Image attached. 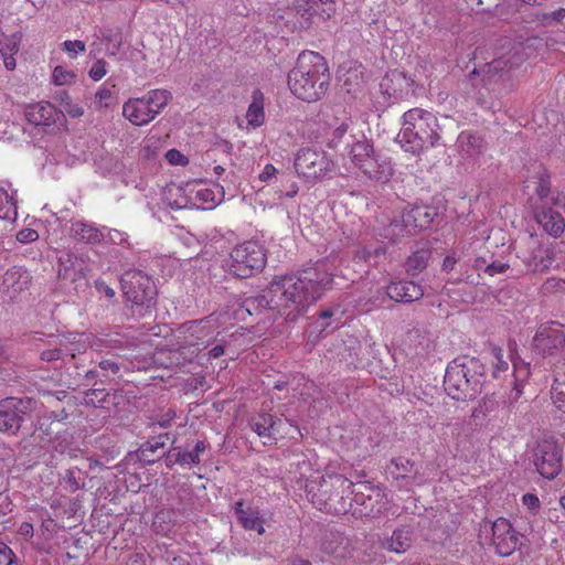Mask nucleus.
Wrapping results in <instances>:
<instances>
[{"mask_svg": "<svg viewBox=\"0 0 565 565\" xmlns=\"http://www.w3.org/2000/svg\"><path fill=\"white\" fill-rule=\"evenodd\" d=\"M177 448V461L180 466H196L201 462L200 458L193 455V451L185 450L182 447Z\"/></svg>", "mask_w": 565, "mask_h": 565, "instance_id": "8fccbe9b", "label": "nucleus"}, {"mask_svg": "<svg viewBox=\"0 0 565 565\" xmlns=\"http://www.w3.org/2000/svg\"><path fill=\"white\" fill-rule=\"evenodd\" d=\"M234 513L238 523L246 531H256L258 534H263L265 532L263 520L259 518V512L250 507H245L242 500L235 503Z\"/></svg>", "mask_w": 565, "mask_h": 565, "instance_id": "bb28decb", "label": "nucleus"}, {"mask_svg": "<svg viewBox=\"0 0 565 565\" xmlns=\"http://www.w3.org/2000/svg\"><path fill=\"white\" fill-rule=\"evenodd\" d=\"M252 428L258 436L266 438L264 444L276 443L279 439L280 419L270 414H259L250 423Z\"/></svg>", "mask_w": 565, "mask_h": 565, "instance_id": "b1692460", "label": "nucleus"}, {"mask_svg": "<svg viewBox=\"0 0 565 565\" xmlns=\"http://www.w3.org/2000/svg\"><path fill=\"white\" fill-rule=\"evenodd\" d=\"M103 230H105V239L103 242L115 245H122L127 248L131 247L128 235L125 232L115 228H108L106 226H104Z\"/></svg>", "mask_w": 565, "mask_h": 565, "instance_id": "a18cd8bd", "label": "nucleus"}, {"mask_svg": "<svg viewBox=\"0 0 565 565\" xmlns=\"http://www.w3.org/2000/svg\"><path fill=\"white\" fill-rule=\"evenodd\" d=\"M122 397V394L119 392L110 394L104 388H92L84 393L85 403L95 407H107L106 404L109 403L117 406L119 404L118 399Z\"/></svg>", "mask_w": 565, "mask_h": 565, "instance_id": "2f4dec72", "label": "nucleus"}, {"mask_svg": "<svg viewBox=\"0 0 565 565\" xmlns=\"http://www.w3.org/2000/svg\"><path fill=\"white\" fill-rule=\"evenodd\" d=\"M491 355H492V376L495 379H500L502 375H504L509 370V362L504 358V352L502 348L492 345L490 349Z\"/></svg>", "mask_w": 565, "mask_h": 565, "instance_id": "58836bf2", "label": "nucleus"}, {"mask_svg": "<svg viewBox=\"0 0 565 565\" xmlns=\"http://www.w3.org/2000/svg\"><path fill=\"white\" fill-rule=\"evenodd\" d=\"M458 148L462 156L467 158H476L483 150L482 139L468 131H462L457 139Z\"/></svg>", "mask_w": 565, "mask_h": 565, "instance_id": "7c9ffc66", "label": "nucleus"}, {"mask_svg": "<svg viewBox=\"0 0 565 565\" xmlns=\"http://www.w3.org/2000/svg\"><path fill=\"white\" fill-rule=\"evenodd\" d=\"M184 328L189 334L188 342L192 345L206 347L214 340V328L209 319L189 321L184 324Z\"/></svg>", "mask_w": 565, "mask_h": 565, "instance_id": "5701e85b", "label": "nucleus"}, {"mask_svg": "<svg viewBox=\"0 0 565 565\" xmlns=\"http://www.w3.org/2000/svg\"><path fill=\"white\" fill-rule=\"evenodd\" d=\"M153 113L154 111L149 108L143 96L140 98H131L122 106L124 117L136 126L149 124L154 119Z\"/></svg>", "mask_w": 565, "mask_h": 565, "instance_id": "412c9836", "label": "nucleus"}, {"mask_svg": "<svg viewBox=\"0 0 565 565\" xmlns=\"http://www.w3.org/2000/svg\"><path fill=\"white\" fill-rule=\"evenodd\" d=\"M24 116L34 126H51L65 118L64 113L49 102L26 106Z\"/></svg>", "mask_w": 565, "mask_h": 565, "instance_id": "a211bd4d", "label": "nucleus"}, {"mask_svg": "<svg viewBox=\"0 0 565 565\" xmlns=\"http://www.w3.org/2000/svg\"><path fill=\"white\" fill-rule=\"evenodd\" d=\"M87 270L86 257L72 252H64L58 257V277L76 281L85 276Z\"/></svg>", "mask_w": 565, "mask_h": 565, "instance_id": "6ab92c4d", "label": "nucleus"}, {"mask_svg": "<svg viewBox=\"0 0 565 565\" xmlns=\"http://www.w3.org/2000/svg\"><path fill=\"white\" fill-rule=\"evenodd\" d=\"M17 556L4 543L0 542V565H15Z\"/></svg>", "mask_w": 565, "mask_h": 565, "instance_id": "6e6d98bb", "label": "nucleus"}, {"mask_svg": "<svg viewBox=\"0 0 565 565\" xmlns=\"http://www.w3.org/2000/svg\"><path fill=\"white\" fill-rule=\"evenodd\" d=\"M551 398L555 407L562 414H565V373L555 376L551 390Z\"/></svg>", "mask_w": 565, "mask_h": 565, "instance_id": "4c0bfd02", "label": "nucleus"}, {"mask_svg": "<svg viewBox=\"0 0 565 565\" xmlns=\"http://www.w3.org/2000/svg\"><path fill=\"white\" fill-rule=\"evenodd\" d=\"M388 473L395 479H406L416 473L414 465L406 458L392 459L387 467Z\"/></svg>", "mask_w": 565, "mask_h": 565, "instance_id": "e433bc0d", "label": "nucleus"}, {"mask_svg": "<svg viewBox=\"0 0 565 565\" xmlns=\"http://www.w3.org/2000/svg\"><path fill=\"white\" fill-rule=\"evenodd\" d=\"M534 463L542 477L554 479L562 468V452L558 445L553 439L539 443Z\"/></svg>", "mask_w": 565, "mask_h": 565, "instance_id": "ddd939ff", "label": "nucleus"}, {"mask_svg": "<svg viewBox=\"0 0 565 565\" xmlns=\"http://www.w3.org/2000/svg\"><path fill=\"white\" fill-rule=\"evenodd\" d=\"M413 535L407 526L396 529L390 537L379 541L381 547L392 553H405L412 545Z\"/></svg>", "mask_w": 565, "mask_h": 565, "instance_id": "a878e982", "label": "nucleus"}, {"mask_svg": "<svg viewBox=\"0 0 565 565\" xmlns=\"http://www.w3.org/2000/svg\"><path fill=\"white\" fill-rule=\"evenodd\" d=\"M74 73L64 70L62 66H56L53 71V79L57 85H63L74 78Z\"/></svg>", "mask_w": 565, "mask_h": 565, "instance_id": "4d7b16f0", "label": "nucleus"}, {"mask_svg": "<svg viewBox=\"0 0 565 565\" xmlns=\"http://www.w3.org/2000/svg\"><path fill=\"white\" fill-rule=\"evenodd\" d=\"M509 268V265L502 262H493L486 266L484 271L490 276L502 274Z\"/></svg>", "mask_w": 565, "mask_h": 565, "instance_id": "680f3d73", "label": "nucleus"}, {"mask_svg": "<svg viewBox=\"0 0 565 565\" xmlns=\"http://www.w3.org/2000/svg\"><path fill=\"white\" fill-rule=\"evenodd\" d=\"M114 99L113 92L108 88H100L95 94V103L99 108H107Z\"/></svg>", "mask_w": 565, "mask_h": 565, "instance_id": "5fc2aeb1", "label": "nucleus"}, {"mask_svg": "<svg viewBox=\"0 0 565 565\" xmlns=\"http://www.w3.org/2000/svg\"><path fill=\"white\" fill-rule=\"evenodd\" d=\"M513 364V399H518L523 394V383L530 375V366L522 360H512Z\"/></svg>", "mask_w": 565, "mask_h": 565, "instance_id": "c9c22d12", "label": "nucleus"}, {"mask_svg": "<svg viewBox=\"0 0 565 565\" xmlns=\"http://www.w3.org/2000/svg\"><path fill=\"white\" fill-rule=\"evenodd\" d=\"M429 258V248L423 247L414 250L406 260V271L412 276L418 275L427 267Z\"/></svg>", "mask_w": 565, "mask_h": 565, "instance_id": "72a5a7b5", "label": "nucleus"}, {"mask_svg": "<svg viewBox=\"0 0 565 565\" xmlns=\"http://www.w3.org/2000/svg\"><path fill=\"white\" fill-rule=\"evenodd\" d=\"M349 129V124L347 121L341 122L333 131L332 137L328 141V146L330 148H337L341 142L342 138L345 136Z\"/></svg>", "mask_w": 565, "mask_h": 565, "instance_id": "864d4df0", "label": "nucleus"}, {"mask_svg": "<svg viewBox=\"0 0 565 565\" xmlns=\"http://www.w3.org/2000/svg\"><path fill=\"white\" fill-rule=\"evenodd\" d=\"M98 367L103 371V376L107 377L108 374H117L120 370L119 364L110 359L99 361Z\"/></svg>", "mask_w": 565, "mask_h": 565, "instance_id": "bf43d9fd", "label": "nucleus"}, {"mask_svg": "<svg viewBox=\"0 0 565 565\" xmlns=\"http://www.w3.org/2000/svg\"><path fill=\"white\" fill-rule=\"evenodd\" d=\"M62 50L66 52L71 58H75L77 54L86 51V44L81 40H67L62 43Z\"/></svg>", "mask_w": 565, "mask_h": 565, "instance_id": "09e8293b", "label": "nucleus"}, {"mask_svg": "<svg viewBox=\"0 0 565 565\" xmlns=\"http://www.w3.org/2000/svg\"><path fill=\"white\" fill-rule=\"evenodd\" d=\"M288 87L297 98L312 103L324 96L330 84L326 58L313 51H302L288 73Z\"/></svg>", "mask_w": 565, "mask_h": 565, "instance_id": "f03ea898", "label": "nucleus"}, {"mask_svg": "<svg viewBox=\"0 0 565 565\" xmlns=\"http://www.w3.org/2000/svg\"><path fill=\"white\" fill-rule=\"evenodd\" d=\"M345 149L352 164L370 179L385 183L392 178L394 170L391 159L376 152L365 136L353 138Z\"/></svg>", "mask_w": 565, "mask_h": 565, "instance_id": "39448f33", "label": "nucleus"}, {"mask_svg": "<svg viewBox=\"0 0 565 565\" xmlns=\"http://www.w3.org/2000/svg\"><path fill=\"white\" fill-rule=\"evenodd\" d=\"M107 73V62L103 58H98L94 62L88 71L89 77L97 82L100 81Z\"/></svg>", "mask_w": 565, "mask_h": 565, "instance_id": "603ef678", "label": "nucleus"}, {"mask_svg": "<svg viewBox=\"0 0 565 565\" xmlns=\"http://www.w3.org/2000/svg\"><path fill=\"white\" fill-rule=\"evenodd\" d=\"M553 264L552 252L550 249H539V254L534 256L530 267L533 271H544Z\"/></svg>", "mask_w": 565, "mask_h": 565, "instance_id": "c03bdc74", "label": "nucleus"}, {"mask_svg": "<svg viewBox=\"0 0 565 565\" xmlns=\"http://www.w3.org/2000/svg\"><path fill=\"white\" fill-rule=\"evenodd\" d=\"M143 97L149 108L154 111L153 117L156 118L171 100L172 94L167 89H152Z\"/></svg>", "mask_w": 565, "mask_h": 565, "instance_id": "f704fd0d", "label": "nucleus"}, {"mask_svg": "<svg viewBox=\"0 0 565 565\" xmlns=\"http://www.w3.org/2000/svg\"><path fill=\"white\" fill-rule=\"evenodd\" d=\"M406 223L403 222V214L399 220H394L386 228L385 236L392 241L397 238L412 235L414 233L413 227H406Z\"/></svg>", "mask_w": 565, "mask_h": 565, "instance_id": "37998d69", "label": "nucleus"}, {"mask_svg": "<svg viewBox=\"0 0 565 565\" xmlns=\"http://www.w3.org/2000/svg\"><path fill=\"white\" fill-rule=\"evenodd\" d=\"M120 282L132 313L139 318L152 317L157 308V287L151 277L139 269H129Z\"/></svg>", "mask_w": 565, "mask_h": 565, "instance_id": "423d86ee", "label": "nucleus"}, {"mask_svg": "<svg viewBox=\"0 0 565 565\" xmlns=\"http://www.w3.org/2000/svg\"><path fill=\"white\" fill-rule=\"evenodd\" d=\"M353 483L341 475H318L306 483L307 494L313 503L327 504L333 497L352 492Z\"/></svg>", "mask_w": 565, "mask_h": 565, "instance_id": "f8f14e48", "label": "nucleus"}, {"mask_svg": "<svg viewBox=\"0 0 565 565\" xmlns=\"http://www.w3.org/2000/svg\"><path fill=\"white\" fill-rule=\"evenodd\" d=\"M168 439L169 436L164 434L145 441L137 450V457L139 461L146 465H152L157 462L166 455L163 449Z\"/></svg>", "mask_w": 565, "mask_h": 565, "instance_id": "393cba45", "label": "nucleus"}, {"mask_svg": "<svg viewBox=\"0 0 565 565\" xmlns=\"http://www.w3.org/2000/svg\"><path fill=\"white\" fill-rule=\"evenodd\" d=\"M166 158L172 164H185L188 162V159L177 149L168 150Z\"/></svg>", "mask_w": 565, "mask_h": 565, "instance_id": "052dcab7", "label": "nucleus"}, {"mask_svg": "<svg viewBox=\"0 0 565 565\" xmlns=\"http://www.w3.org/2000/svg\"><path fill=\"white\" fill-rule=\"evenodd\" d=\"M32 277L30 273L19 266L9 268L0 284V297L3 301H13L30 288Z\"/></svg>", "mask_w": 565, "mask_h": 565, "instance_id": "dca6fc26", "label": "nucleus"}, {"mask_svg": "<svg viewBox=\"0 0 565 565\" xmlns=\"http://www.w3.org/2000/svg\"><path fill=\"white\" fill-rule=\"evenodd\" d=\"M523 504L532 512H536L540 508V500L532 493H526L522 498Z\"/></svg>", "mask_w": 565, "mask_h": 565, "instance_id": "e2e57ef3", "label": "nucleus"}, {"mask_svg": "<svg viewBox=\"0 0 565 565\" xmlns=\"http://www.w3.org/2000/svg\"><path fill=\"white\" fill-rule=\"evenodd\" d=\"M522 60L515 54L502 56L486 64L480 71L473 70L472 76H481V82L487 89H495V85L514 67H518Z\"/></svg>", "mask_w": 565, "mask_h": 565, "instance_id": "2eb2a0df", "label": "nucleus"}, {"mask_svg": "<svg viewBox=\"0 0 565 565\" xmlns=\"http://www.w3.org/2000/svg\"><path fill=\"white\" fill-rule=\"evenodd\" d=\"M481 543L491 546L500 556H510L522 544L520 535L510 521L498 518L494 522H484L480 527Z\"/></svg>", "mask_w": 565, "mask_h": 565, "instance_id": "6e6552de", "label": "nucleus"}, {"mask_svg": "<svg viewBox=\"0 0 565 565\" xmlns=\"http://www.w3.org/2000/svg\"><path fill=\"white\" fill-rule=\"evenodd\" d=\"M265 264L263 246L254 241H246L232 249L227 268L237 278H248L262 271Z\"/></svg>", "mask_w": 565, "mask_h": 565, "instance_id": "1a4fd4ad", "label": "nucleus"}, {"mask_svg": "<svg viewBox=\"0 0 565 565\" xmlns=\"http://www.w3.org/2000/svg\"><path fill=\"white\" fill-rule=\"evenodd\" d=\"M437 212L434 207L416 204L403 211V222L406 227H413L414 232L417 230H426L430 226Z\"/></svg>", "mask_w": 565, "mask_h": 565, "instance_id": "aec40b11", "label": "nucleus"}, {"mask_svg": "<svg viewBox=\"0 0 565 565\" xmlns=\"http://www.w3.org/2000/svg\"><path fill=\"white\" fill-rule=\"evenodd\" d=\"M483 377L484 365L478 359H456L446 369L445 391L457 401L473 398L481 391Z\"/></svg>", "mask_w": 565, "mask_h": 565, "instance_id": "20e7f679", "label": "nucleus"}, {"mask_svg": "<svg viewBox=\"0 0 565 565\" xmlns=\"http://www.w3.org/2000/svg\"><path fill=\"white\" fill-rule=\"evenodd\" d=\"M534 351L555 365L565 360V326L551 321L539 327L533 338Z\"/></svg>", "mask_w": 565, "mask_h": 565, "instance_id": "9d476101", "label": "nucleus"}, {"mask_svg": "<svg viewBox=\"0 0 565 565\" xmlns=\"http://www.w3.org/2000/svg\"><path fill=\"white\" fill-rule=\"evenodd\" d=\"M64 108L65 111L73 118L81 117L84 114V109L82 106L74 104L70 100L65 103Z\"/></svg>", "mask_w": 565, "mask_h": 565, "instance_id": "69168bd1", "label": "nucleus"}, {"mask_svg": "<svg viewBox=\"0 0 565 565\" xmlns=\"http://www.w3.org/2000/svg\"><path fill=\"white\" fill-rule=\"evenodd\" d=\"M534 184V190L540 199H545L551 191L550 174L544 170H540L536 174L527 181V186Z\"/></svg>", "mask_w": 565, "mask_h": 565, "instance_id": "ea45409f", "label": "nucleus"}, {"mask_svg": "<svg viewBox=\"0 0 565 565\" xmlns=\"http://www.w3.org/2000/svg\"><path fill=\"white\" fill-rule=\"evenodd\" d=\"M386 294L394 301L413 302L423 298L424 289L414 281H397L387 287Z\"/></svg>", "mask_w": 565, "mask_h": 565, "instance_id": "4be33fe9", "label": "nucleus"}, {"mask_svg": "<svg viewBox=\"0 0 565 565\" xmlns=\"http://www.w3.org/2000/svg\"><path fill=\"white\" fill-rule=\"evenodd\" d=\"M338 313V309H327L322 310L319 315V320L316 322L317 328H320V331L327 330L329 327H332V329H335L340 324V318L334 319L331 322H327V320H330L334 318Z\"/></svg>", "mask_w": 565, "mask_h": 565, "instance_id": "49530a36", "label": "nucleus"}, {"mask_svg": "<svg viewBox=\"0 0 565 565\" xmlns=\"http://www.w3.org/2000/svg\"><path fill=\"white\" fill-rule=\"evenodd\" d=\"M17 204L7 191L0 188V218L13 220L17 217Z\"/></svg>", "mask_w": 565, "mask_h": 565, "instance_id": "a19ab883", "label": "nucleus"}, {"mask_svg": "<svg viewBox=\"0 0 565 565\" xmlns=\"http://www.w3.org/2000/svg\"><path fill=\"white\" fill-rule=\"evenodd\" d=\"M334 266L328 259L318 260L296 275L285 277V320H294L303 309L317 301L333 282Z\"/></svg>", "mask_w": 565, "mask_h": 565, "instance_id": "f257e3e1", "label": "nucleus"}, {"mask_svg": "<svg viewBox=\"0 0 565 565\" xmlns=\"http://www.w3.org/2000/svg\"><path fill=\"white\" fill-rule=\"evenodd\" d=\"M99 377V372L97 370H88L85 372L84 374V383L83 385L85 386H89V385H93L95 386L97 384V379Z\"/></svg>", "mask_w": 565, "mask_h": 565, "instance_id": "774afa93", "label": "nucleus"}, {"mask_svg": "<svg viewBox=\"0 0 565 565\" xmlns=\"http://www.w3.org/2000/svg\"><path fill=\"white\" fill-rule=\"evenodd\" d=\"M343 544H348V540L340 534H332L331 541H326L323 543V550L328 554H332L335 557H345L348 553L345 552V546L341 547Z\"/></svg>", "mask_w": 565, "mask_h": 565, "instance_id": "79ce46f5", "label": "nucleus"}, {"mask_svg": "<svg viewBox=\"0 0 565 565\" xmlns=\"http://www.w3.org/2000/svg\"><path fill=\"white\" fill-rule=\"evenodd\" d=\"M331 162L323 152L313 149L300 150L295 159V169L299 175L307 179L323 177L331 170Z\"/></svg>", "mask_w": 565, "mask_h": 565, "instance_id": "4468645a", "label": "nucleus"}, {"mask_svg": "<svg viewBox=\"0 0 565 565\" xmlns=\"http://www.w3.org/2000/svg\"><path fill=\"white\" fill-rule=\"evenodd\" d=\"M74 239L86 244H98L105 239V230L96 227L93 223L77 221L71 226Z\"/></svg>", "mask_w": 565, "mask_h": 565, "instance_id": "cd10ccee", "label": "nucleus"}, {"mask_svg": "<svg viewBox=\"0 0 565 565\" xmlns=\"http://www.w3.org/2000/svg\"><path fill=\"white\" fill-rule=\"evenodd\" d=\"M412 85L413 81L403 72L392 71L382 78L380 90L387 102L395 103L408 95Z\"/></svg>", "mask_w": 565, "mask_h": 565, "instance_id": "f3484780", "label": "nucleus"}, {"mask_svg": "<svg viewBox=\"0 0 565 565\" xmlns=\"http://www.w3.org/2000/svg\"><path fill=\"white\" fill-rule=\"evenodd\" d=\"M36 402L31 397H7L0 401V433L17 436L25 416L32 413Z\"/></svg>", "mask_w": 565, "mask_h": 565, "instance_id": "9b49d317", "label": "nucleus"}, {"mask_svg": "<svg viewBox=\"0 0 565 565\" xmlns=\"http://www.w3.org/2000/svg\"><path fill=\"white\" fill-rule=\"evenodd\" d=\"M335 13L334 0H297L291 8L285 10V26L292 31L308 29L331 19Z\"/></svg>", "mask_w": 565, "mask_h": 565, "instance_id": "0eeeda50", "label": "nucleus"}, {"mask_svg": "<svg viewBox=\"0 0 565 565\" xmlns=\"http://www.w3.org/2000/svg\"><path fill=\"white\" fill-rule=\"evenodd\" d=\"M401 124L396 140L405 151L417 154L441 145V126L431 111L412 108L403 114Z\"/></svg>", "mask_w": 565, "mask_h": 565, "instance_id": "7ed1b4c3", "label": "nucleus"}, {"mask_svg": "<svg viewBox=\"0 0 565 565\" xmlns=\"http://www.w3.org/2000/svg\"><path fill=\"white\" fill-rule=\"evenodd\" d=\"M195 199L200 203V207L209 210L215 206V195L210 189H200L195 192Z\"/></svg>", "mask_w": 565, "mask_h": 565, "instance_id": "de8ad7c7", "label": "nucleus"}, {"mask_svg": "<svg viewBox=\"0 0 565 565\" xmlns=\"http://www.w3.org/2000/svg\"><path fill=\"white\" fill-rule=\"evenodd\" d=\"M253 100L248 106L246 118L248 125L253 128L259 127L264 124L265 113H264V95L259 89H255L253 92Z\"/></svg>", "mask_w": 565, "mask_h": 565, "instance_id": "473e14b6", "label": "nucleus"}, {"mask_svg": "<svg viewBox=\"0 0 565 565\" xmlns=\"http://www.w3.org/2000/svg\"><path fill=\"white\" fill-rule=\"evenodd\" d=\"M537 222L554 237L561 236L565 230V221L562 214L553 210L543 211L537 214Z\"/></svg>", "mask_w": 565, "mask_h": 565, "instance_id": "c756f323", "label": "nucleus"}, {"mask_svg": "<svg viewBox=\"0 0 565 565\" xmlns=\"http://www.w3.org/2000/svg\"><path fill=\"white\" fill-rule=\"evenodd\" d=\"M65 355H68V353L66 352V349L53 348V349H47V350L42 351L40 358L44 362H55L58 360H63V358ZM70 355H71V358H74L73 353H70Z\"/></svg>", "mask_w": 565, "mask_h": 565, "instance_id": "3c124183", "label": "nucleus"}, {"mask_svg": "<svg viewBox=\"0 0 565 565\" xmlns=\"http://www.w3.org/2000/svg\"><path fill=\"white\" fill-rule=\"evenodd\" d=\"M21 40L22 35L19 32L10 35L0 32V54L3 58L4 67L8 71H13L15 68L17 64L14 55L20 50Z\"/></svg>", "mask_w": 565, "mask_h": 565, "instance_id": "c85d7f7f", "label": "nucleus"}, {"mask_svg": "<svg viewBox=\"0 0 565 565\" xmlns=\"http://www.w3.org/2000/svg\"><path fill=\"white\" fill-rule=\"evenodd\" d=\"M95 288L99 294H104L107 298H113L115 296L114 289L103 279L95 280Z\"/></svg>", "mask_w": 565, "mask_h": 565, "instance_id": "0e129e2a", "label": "nucleus"}, {"mask_svg": "<svg viewBox=\"0 0 565 565\" xmlns=\"http://www.w3.org/2000/svg\"><path fill=\"white\" fill-rule=\"evenodd\" d=\"M39 239V233L33 228H22L17 233V241L22 244L33 243Z\"/></svg>", "mask_w": 565, "mask_h": 565, "instance_id": "13d9d810", "label": "nucleus"}, {"mask_svg": "<svg viewBox=\"0 0 565 565\" xmlns=\"http://www.w3.org/2000/svg\"><path fill=\"white\" fill-rule=\"evenodd\" d=\"M122 46V39L121 36H115L114 42L109 43V46H107L106 52L108 56H116Z\"/></svg>", "mask_w": 565, "mask_h": 565, "instance_id": "338daca9", "label": "nucleus"}]
</instances>
